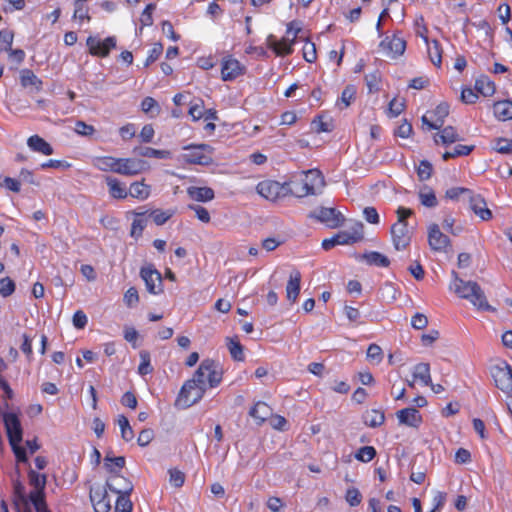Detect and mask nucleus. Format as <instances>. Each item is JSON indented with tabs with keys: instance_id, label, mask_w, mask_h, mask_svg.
Wrapping results in <instances>:
<instances>
[{
	"instance_id": "3c124183",
	"label": "nucleus",
	"mask_w": 512,
	"mask_h": 512,
	"mask_svg": "<svg viewBox=\"0 0 512 512\" xmlns=\"http://www.w3.org/2000/svg\"><path fill=\"white\" fill-rule=\"evenodd\" d=\"M136 216L137 217L132 222L130 234L132 237L138 238L142 235V232L147 225V220L142 218V216H144V213H136Z\"/></svg>"
},
{
	"instance_id": "774afa93",
	"label": "nucleus",
	"mask_w": 512,
	"mask_h": 512,
	"mask_svg": "<svg viewBox=\"0 0 512 512\" xmlns=\"http://www.w3.org/2000/svg\"><path fill=\"white\" fill-rule=\"evenodd\" d=\"M203 113L204 105L202 100H198L190 106L189 115L192 117L194 121H198L201 118H203V116L205 115Z\"/></svg>"
},
{
	"instance_id": "412c9836",
	"label": "nucleus",
	"mask_w": 512,
	"mask_h": 512,
	"mask_svg": "<svg viewBox=\"0 0 512 512\" xmlns=\"http://www.w3.org/2000/svg\"><path fill=\"white\" fill-rule=\"evenodd\" d=\"M400 424L417 428L422 423V416L416 408H404L397 412Z\"/></svg>"
},
{
	"instance_id": "864d4df0",
	"label": "nucleus",
	"mask_w": 512,
	"mask_h": 512,
	"mask_svg": "<svg viewBox=\"0 0 512 512\" xmlns=\"http://www.w3.org/2000/svg\"><path fill=\"white\" fill-rule=\"evenodd\" d=\"M376 456V449L373 446H363L358 449L355 458L364 463H368Z\"/></svg>"
},
{
	"instance_id": "49530a36",
	"label": "nucleus",
	"mask_w": 512,
	"mask_h": 512,
	"mask_svg": "<svg viewBox=\"0 0 512 512\" xmlns=\"http://www.w3.org/2000/svg\"><path fill=\"white\" fill-rule=\"evenodd\" d=\"M473 149H474L473 145L468 146V145L459 144V145L455 146L452 151H446L445 153H443L442 159L444 161H447L450 158L467 156L473 151Z\"/></svg>"
},
{
	"instance_id": "72a5a7b5",
	"label": "nucleus",
	"mask_w": 512,
	"mask_h": 512,
	"mask_svg": "<svg viewBox=\"0 0 512 512\" xmlns=\"http://www.w3.org/2000/svg\"><path fill=\"white\" fill-rule=\"evenodd\" d=\"M461 140L459 134L452 126H447L441 130L439 134L435 136V142L442 143L443 145H449Z\"/></svg>"
},
{
	"instance_id": "603ef678",
	"label": "nucleus",
	"mask_w": 512,
	"mask_h": 512,
	"mask_svg": "<svg viewBox=\"0 0 512 512\" xmlns=\"http://www.w3.org/2000/svg\"><path fill=\"white\" fill-rule=\"evenodd\" d=\"M141 108L143 112L150 113L151 117L157 116L160 113V106L152 97H145L142 100Z\"/></svg>"
},
{
	"instance_id": "2eb2a0df",
	"label": "nucleus",
	"mask_w": 512,
	"mask_h": 512,
	"mask_svg": "<svg viewBox=\"0 0 512 512\" xmlns=\"http://www.w3.org/2000/svg\"><path fill=\"white\" fill-rule=\"evenodd\" d=\"M90 500L93 504L95 512H109L111 509L110 500L108 499L105 487L100 485L92 486L89 493Z\"/></svg>"
},
{
	"instance_id": "39448f33",
	"label": "nucleus",
	"mask_w": 512,
	"mask_h": 512,
	"mask_svg": "<svg viewBox=\"0 0 512 512\" xmlns=\"http://www.w3.org/2000/svg\"><path fill=\"white\" fill-rule=\"evenodd\" d=\"M206 390L196 383L193 385L189 379L183 384L175 405L183 409L189 408L203 398Z\"/></svg>"
},
{
	"instance_id": "338daca9",
	"label": "nucleus",
	"mask_w": 512,
	"mask_h": 512,
	"mask_svg": "<svg viewBox=\"0 0 512 512\" xmlns=\"http://www.w3.org/2000/svg\"><path fill=\"white\" fill-rule=\"evenodd\" d=\"M312 125L316 132H330L333 129V124L331 121L324 120L323 117L319 116L312 122Z\"/></svg>"
},
{
	"instance_id": "c756f323",
	"label": "nucleus",
	"mask_w": 512,
	"mask_h": 512,
	"mask_svg": "<svg viewBox=\"0 0 512 512\" xmlns=\"http://www.w3.org/2000/svg\"><path fill=\"white\" fill-rule=\"evenodd\" d=\"M494 115L498 120L512 119V101L504 100L496 102L493 106Z\"/></svg>"
},
{
	"instance_id": "680f3d73",
	"label": "nucleus",
	"mask_w": 512,
	"mask_h": 512,
	"mask_svg": "<svg viewBox=\"0 0 512 512\" xmlns=\"http://www.w3.org/2000/svg\"><path fill=\"white\" fill-rule=\"evenodd\" d=\"M15 290V283L9 277L0 279V294L3 297L10 296Z\"/></svg>"
},
{
	"instance_id": "e433bc0d",
	"label": "nucleus",
	"mask_w": 512,
	"mask_h": 512,
	"mask_svg": "<svg viewBox=\"0 0 512 512\" xmlns=\"http://www.w3.org/2000/svg\"><path fill=\"white\" fill-rule=\"evenodd\" d=\"M29 484L34 487L32 492L45 493V487L47 483V476L45 474H39L33 469L28 471Z\"/></svg>"
},
{
	"instance_id": "bf43d9fd",
	"label": "nucleus",
	"mask_w": 512,
	"mask_h": 512,
	"mask_svg": "<svg viewBox=\"0 0 512 512\" xmlns=\"http://www.w3.org/2000/svg\"><path fill=\"white\" fill-rule=\"evenodd\" d=\"M14 39V33L11 30H0V46L2 51H8L11 48Z\"/></svg>"
},
{
	"instance_id": "f704fd0d",
	"label": "nucleus",
	"mask_w": 512,
	"mask_h": 512,
	"mask_svg": "<svg viewBox=\"0 0 512 512\" xmlns=\"http://www.w3.org/2000/svg\"><path fill=\"white\" fill-rule=\"evenodd\" d=\"M20 82L24 88L34 87L39 91L42 87V81L30 69H22L20 71Z\"/></svg>"
},
{
	"instance_id": "a18cd8bd",
	"label": "nucleus",
	"mask_w": 512,
	"mask_h": 512,
	"mask_svg": "<svg viewBox=\"0 0 512 512\" xmlns=\"http://www.w3.org/2000/svg\"><path fill=\"white\" fill-rule=\"evenodd\" d=\"M29 500L33 504L36 512H51L46 504L45 493L30 492Z\"/></svg>"
},
{
	"instance_id": "4be33fe9",
	"label": "nucleus",
	"mask_w": 512,
	"mask_h": 512,
	"mask_svg": "<svg viewBox=\"0 0 512 512\" xmlns=\"http://www.w3.org/2000/svg\"><path fill=\"white\" fill-rule=\"evenodd\" d=\"M468 200L470 208L482 220L487 221L492 218V212L486 207L484 198H482L480 195H474L473 192H471Z\"/></svg>"
},
{
	"instance_id": "c03bdc74",
	"label": "nucleus",
	"mask_w": 512,
	"mask_h": 512,
	"mask_svg": "<svg viewBox=\"0 0 512 512\" xmlns=\"http://www.w3.org/2000/svg\"><path fill=\"white\" fill-rule=\"evenodd\" d=\"M124 466H125V458L123 456L112 457L109 454H107L104 458V467L111 474L117 473L115 468L120 470Z\"/></svg>"
},
{
	"instance_id": "dca6fc26",
	"label": "nucleus",
	"mask_w": 512,
	"mask_h": 512,
	"mask_svg": "<svg viewBox=\"0 0 512 512\" xmlns=\"http://www.w3.org/2000/svg\"><path fill=\"white\" fill-rule=\"evenodd\" d=\"M86 43L92 55L106 57L110 50L116 46V39L115 37H107L104 41H100L90 36Z\"/></svg>"
},
{
	"instance_id": "58836bf2",
	"label": "nucleus",
	"mask_w": 512,
	"mask_h": 512,
	"mask_svg": "<svg viewBox=\"0 0 512 512\" xmlns=\"http://www.w3.org/2000/svg\"><path fill=\"white\" fill-rule=\"evenodd\" d=\"M420 203L428 208H434L438 205V200L434 191L429 186H424L418 193Z\"/></svg>"
},
{
	"instance_id": "9d476101",
	"label": "nucleus",
	"mask_w": 512,
	"mask_h": 512,
	"mask_svg": "<svg viewBox=\"0 0 512 512\" xmlns=\"http://www.w3.org/2000/svg\"><path fill=\"white\" fill-rule=\"evenodd\" d=\"M390 233L393 246L397 251L404 250L409 246L412 232L409 230L408 224L394 223Z\"/></svg>"
},
{
	"instance_id": "1a4fd4ad",
	"label": "nucleus",
	"mask_w": 512,
	"mask_h": 512,
	"mask_svg": "<svg viewBox=\"0 0 512 512\" xmlns=\"http://www.w3.org/2000/svg\"><path fill=\"white\" fill-rule=\"evenodd\" d=\"M310 217L319 220L330 228H337L344 222L343 215L335 208L320 207L313 211Z\"/></svg>"
},
{
	"instance_id": "6e6d98bb",
	"label": "nucleus",
	"mask_w": 512,
	"mask_h": 512,
	"mask_svg": "<svg viewBox=\"0 0 512 512\" xmlns=\"http://www.w3.org/2000/svg\"><path fill=\"white\" fill-rule=\"evenodd\" d=\"M433 172L432 164L427 160H422L417 168V175L421 181L428 180Z\"/></svg>"
},
{
	"instance_id": "bb28decb",
	"label": "nucleus",
	"mask_w": 512,
	"mask_h": 512,
	"mask_svg": "<svg viewBox=\"0 0 512 512\" xmlns=\"http://www.w3.org/2000/svg\"><path fill=\"white\" fill-rule=\"evenodd\" d=\"M13 505L16 510V512H21L19 508V502H23L24 506L26 507V512H29L28 510V497L25 494V487L24 485L19 481L15 480L13 482Z\"/></svg>"
},
{
	"instance_id": "6e6552de",
	"label": "nucleus",
	"mask_w": 512,
	"mask_h": 512,
	"mask_svg": "<svg viewBox=\"0 0 512 512\" xmlns=\"http://www.w3.org/2000/svg\"><path fill=\"white\" fill-rule=\"evenodd\" d=\"M292 24L293 23H290L287 27V37L281 39L280 41L273 39L272 36L268 38L269 48H271L279 56L289 55L292 53V45L295 38L297 37L298 32L300 31L299 28L293 31Z\"/></svg>"
},
{
	"instance_id": "ddd939ff",
	"label": "nucleus",
	"mask_w": 512,
	"mask_h": 512,
	"mask_svg": "<svg viewBox=\"0 0 512 512\" xmlns=\"http://www.w3.org/2000/svg\"><path fill=\"white\" fill-rule=\"evenodd\" d=\"M148 168L147 162L138 158H119L118 174L134 176Z\"/></svg>"
},
{
	"instance_id": "aec40b11",
	"label": "nucleus",
	"mask_w": 512,
	"mask_h": 512,
	"mask_svg": "<svg viewBox=\"0 0 512 512\" xmlns=\"http://www.w3.org/2000/svg\"><path fill=\"white\" fill-rule=\"evenodd\" d=\"M243 73V66L233 58L224 59L222 62L221 76L224 81H231Z\"/></svg>"
},
{
	"instance_id": "4c0bfd02",
	"label": "nucleus",
	"mask_w": 512,
	"mask_h": 512,
	"mask_svg": "<svg viewBox=\"0 0 512 512\" xmlns=\"http://www.w3.org/2000/svg\"><path fill=\"white\" fill-rule=\"evenodd\" d=\"M363 259L366 261L367 264L374 265L377 267H388L390 264V260L388 259V257L377 251L365 253L363 255Z\"/></svg>"
},
{
	"instance_id": "423d86ee",
	"label": "nucleus",
	"mask_w": 512,
	"mask_h": 512,
	"mask_svg": "<svg viewBox=\"0 0 512 512\" xmlns=\"http://www.w3.org/2000/svg\"><path fill=\"white\" fill-rule=\"evenodd\" d=\"M290 182L279 183L274 180H264L258 183L256 190L259 195L269 201H276L280 198L291 195Z\"/></svg>"
},
{
	"instance_id": "5701e85b",
	"label": "nucleus",
	"mask_w": 512,
	"mask_h": 512,
	"mask_svg": "<svg viewBox=\"0 0 512 512\" xmlns=\"http://www.w3.org/2000/svg\"><path fill=\"white\" fill-rule=\"evenodd\" d=\"M300 282L301 273L298 270H293L286 285V295L289 301H296L300 292Z\"/></svg>"
},
{
	"instance_id": "7c9ffc66",
	"label": "nucleus",
	"mask_w": 512,
	"mask_h": 512,
	"mask_svg": "<svg viewBox=\"0 0 512 512\" xmlns=\"http://www.w3.org/2000/svg\"><path fill=\"white\" fill-rule=\"evenodd\" d=\"M105 180L109 188V193L113 198L124 199L127 197L128 192L125 186L119 180L111 176H107Z\"/></svg>"
},
{
	"instance_id": "ea45409f",
	"label": "nucleus",
	"mask_w": 512,
	"mask_h": 512,
	"mask_svg": "<svg viewBox=\"0 0 512 512\" xmlns=\"http://www.w3.org/2000/svg\"><path fill=\"white\" fill-rule=\"evenodd\" d=\"M475 89L483 96H491L495 92V85L487 76H482L476 80Z\"/></svg>"
},
{
	"instance_id": "f03ea898",
	"label": "nucleus",
	"mask_w": 512,
	"mask_h": 512,
	"mask_svg": "<svg viewBox=\"0 0 512 512\" xmlns=\"http://www.w3.org/2000/svg\"><path fill=\"white\" fill-rule=\"evenodd\" d=\"M290 183L291 195L299 198L321 193L326 184L323 174L318 169L303 171V179L300 182Z\"/></svg>"
},
{
	"instance_id": "a19ab883",
	"label": "nucleus",
	"mask_w": 512,
	"mask_h": 512,
	"mask_svg": "<svg viewBox=\"0 0 512 512\" xmlns=\"http://www.w3.org/2000/svg\"><path fill=\"white\" fill-rule=\"evenodd\" d=\"M129 194L133 198L141 200L147 199L150 195V186L143 182H134L130 186Z\"/></svg>"
},
{
	"instance_id": "8fccbe9b",
	"label": "nucleus",
	"mask_w": 512,
	"mask_h": 512,
	"mask_svg": "<svg viewBox=\"0 0 512 512\" xmlns=\"http://www.w3.org/2000/svg\"><path fill=\"white\" fill-rule=\"evenodd\" d=\"M117 422L121 430L122 439L126 442L131 441L134 438V432L128 418L124 415H119Z\"/></svg>"
},
{
	"instance_id": "e2e57ef3",
	"label": "nucleus",
	"mask_w": 512,
	"mask_h": 512,
	"mask_svg": "<svg viewBox=\"0 0 512 512\" xmlns=\"http://www.w3.org/2000/svg\"><path fill=\"white\" fill-rule=\"evenodd\" d=\"M123 301L128 307L136 306L139 302V295L137 289L135 287H130L125 292Z\"/></svg>"
},
{
	"instance_id": "20e7f679",
	"label": "nucleus",
	"mask_w": 512,
	"mask_h": 512,
	"mask_svg": "<svg viewBox=\"0 0 512 512\" xmlns=\"http://www.w3.org/2000/svg\"><path fill=\"white\" fill-rule=\"evenodd\" d=\"M186 153L182 154V159L189 164L208 166L212 164L213 148L207 144H190L183 147Z\"/></svg>"
},
{
	"instance_id": "13d9d810",
	"label": "nucleus",
	"mask_w": 512,
	"mask_h": 512,
	"mask_svg": "<svg viewBox=\"0 0 512 512\" xmlns=\"http://www.w3.org/2000/svg\"><path fill=\"white\" fill-rule=\"evenodd\" d=\"M188 208L192 211L195 212V215L196 217L203 223H209L210 222V213L209 211L201 206V205H197V204H190L188 205Z\"/></svg>"
},
{
	"instance_id": "4468645a",
	"label": "nucleus",
	"mask_w": 512,
	"mask_h": 512,
	"mask_svg": "<svg viewBox=\"0 0 512 512\" xmlns=\"http://www.w3.org/2000/svg\"><path fill=\"white\" fill-rule=\"evenodd\" d=\"M364 226L361 222H355L350 229L338 232L336 242L338 245H348L359 242L364 236Z\"/></svg>"
},
{
	"instance_id": "4d7b16f0",
	"label": "nucleus",
	"mask_w": 512,
	"mask_h": 512,
	"mask_svg": "<svg viewBox=\"0 0 512 512\" xmlns=\"http://www.w3.org/2000/svg\"><path fill=\"white\" fill-rule=\"evenodd\" d=\"M471 190L464 187H452L446 191V197L451 200H457L460 196H464L468 199L471 194Z\"/></svg>"
},
{
	"instance_id": "cd10ccee",
	"label": "nucleus",
	"mask_w": 512,
	"mask_h": 512,
	"mask_svg": "<svg viewBox=\"0 0 512 512\" xmlns=\"http://www.w3.org/2000/svg\"><path fill=\"white\" fill-rule=\"evenodd\" d=\"M188 195L196 201L207 202L214 199V191L209 187H189L187 189Z\"/></svg>"
},
{
	"instance_id": "c9c22d12",
	"label": "nucleus",
	"mask_w": 512,
	"mask_h": 512,
	"mask_svg": "<svg viewBox=\"0 0 512 512\" xmlns=\"http://www.w3.org/2000/svg\"><path fill=\"white\" fill-rule=\"evenodd\" d=\"M414 380H419L423 385L431 384L430 365L428 363H418L413 368Z\"/></svg>"
},
{
	"instance_id": "b1692460",
	"label": "nucleus",
	"mask_w": 512,
	"mask_h": 512,
	"mask_svg": "<svg viewBox=\"0 0 512 512\" xmlns=\"http://www.w3.org/2000/svg\"><path fill=\"white\" fill-rule=\"evenodd\" d=\"M28 147L37 153L49 156L53 154L52 146L39 135L30 136L27 140Z\"/></svg>"
},
{
	"instance_id": "a211bd4d",
	"label": "nucleus",
	"mask_w": 512,
	"mask_h": 512,
	"mask_svg": "<svg viewBox=\"0 0 512 512\" xmlns=\"http://www.w3.org/2000/svg\"><path fill=\"white\" fill-rule=\"evenodd\" d=\"M380 47L387 52L392 58H396L402 55L406 49V41L397 36L393 35L391 38L386 37L380 43Z\"/></svg>"
},
{
	"instance_id": "2f4dec72",
	"label": "nucleus",
	"mask_w": 512,
	"mask_h": 512,
	"mask_svg": "<svg viewBox=\"0 0 512 512\" xmlns=\"http://www.w3.org/2000/svg\"><path fill=\"white\" fill-rule=\"evenodd\" d=\"M448 114L449 105L445 102L440 103L433 111L435 119L432 121V123H429V129H440L443 126L444 120L448 116Z\"/></svg>"
},
{
	"instance_id": "5fc2aeb1",
	"label": "nucleus",
	"mask_w": 512,
	"mask_h": 512,
	"mask_svg": "<svg viewBox=\"0 0 512 512\" xmlns=\"http://www.w3.org/2000/svg\"><path fill=\"white\" fill-rule=\"evenodd\" d=\"M130 494L118 495L115 504V512H132V502L129 499Z\"/></svg>"
},
{
	"instance_id": "473e14b6",
	"label": "nucleus",
	"mask_w": 512,
	"mask_h": 512,
	"mask_svg": "<svg viewBox=\"0 0 512 512\" xmlns=\"http://www.w3.org/2000/svg\"><path fill=\"white\" fill-rule=\"evenodd\" d=\"M133 153L142 157L157 159H168L171 157V153L168 150H158L151 147L142 146L134 148Z\"/></svg>"
},
{
	"instance_id": "7ed1b4c3",
	"label": "nucleus",
	"mask_w": 512,
	"mask_h": 512,
	"mask_svg": "<svg viewBox=\"0 0 512 512\" xmlns=\"http://www.w3.org/2000/svg\"><path fill=\"white\" fill-rule=\"evenodd\" d=\"M223 371L219 363L212 359L201 362L193 377L190 379L193 385L196 383L207 389L217 387L222 381Z\"/></svg>"
},
{
	"instance_id": "052dcab7",
	"label": "nucleus",
	"mask_w": 512,
	"mask_h": 512,
	"mask_svg": "<svg viewBox=\"0 0 512 512\" xmlns=\"http://www.w3.org/2000/svg\"><path fill=\"white\" fill-rule=\"evenodd\" d=\"M405 109V100L401 98H393L389 102V113L391 116L396 117L400 115Z\"/></svg>"
},
{
	"instance_id": "f257e3e1",
	"label": "nucleus",
	"mask_w": 512,
	"mask_h": 512,
	"mask_svg": "<svg viewBox=\"0 0 512 512\" xmlns=\"http://www.w3.org/2000/svg\"><path fill=\"white\" fill-rule=\"evenodd\" d=\"M452 275L453 281L450 284V289L460 298L468 300L478 310L495 311V309L489 305L484 291L477 282L464 281L455 271L452 272Z\"/></svg>"
},
{
	"instance_id": "a878e982",
	"label": "nucleus",
	"mask_w": 512,
	"mask_h": 512,
	"mask_svg": "<svg viewBox=\"0 0 512 512\" xmlns=\"http://www.w3.org/2000/svg\"><path fill=\"white\" fill-rule=\"evenodd\" d=\"M118 160L119 158L112 156H102L95 158L93 165L100 171L117 173Z\"/></svg>"
},
{
	"instance_id": "de8ad7c7",
	"label": "nucleus",
	"mask_w": 512,
	"mask_h": 512,
	"mask_svg": "<svg viewBox=\"0 0 512 512\" xmlns=\"http://www.w3.org/2000/svg\"><path fill=\"white\" fill-rule=\"evenodd\" d=\"M365 82L369 93H376L380 90L381 74L378 70L365 75Z\"/></svg>"
},
{
	"instance_id": "9b49d317",
	"label": "nucleus",
	"mask_w": 512,
	"mask_h": 512,
	"mask_svg": "<svg viewBox=\"0 0 512 512\" xmlns=\"http://www.w3.org/2000/svg\"><path fill=\"white\" fill-rule=\"evenodd\" d=\"M3 421L7 433V437L11 446L21 443L22 441V427L19 418L14 413H5Z\"/></svg>"
},
{
	"instance_id": "f3484780",
	"label": "nucleus",
	"mask_w": 512,
	"mask_h": 512,
	"mask_svg": "<svg viewBox=\"0 0 512 512\" xmlns=\"http://www.w3.org/2000/svg\"><path fill=\"white\" fill-rule=\"evenodd\" d=\"M428 243L434 251H444L450 246V239L440 231L437 224H432L428 230Z\"/></svg>"
},
{
	"instance_id": "393cba45",
	"label": "nucleus",
	"mask_w": 512,
	"mask_h": 512,
	"mask_svg": "<svg viewBox=\"0 0 512 512\" xmlns=\"http://www.w3.org/2000/svg\"><path fill=\"white\" fill-rule=\"evenodd\" d=\"M249 414L261 425L272 416V409L265 402L259 401L250 409Z\"/></svg>"
},
{
	"instance_id": "0eeeda50",
	"label": "nucleus",
	"mask_w": 512,
	"mask_h": 512,
	"mask_svg": "<svg viewBox=\"0 0 512 512\" xmlns=\"http://www.w3.org/2000/svg\"><path fill=\"white\" fill-rule=\"evenodd\" d=\"M491 376L495 385L501 391L512 393V367L505 361H502L491 367Z\"/></svg>"
},
{
	"instance_id": "f8f14e48",
	"label": "nucleus",
	"mask_w": 512,
	"mask_h": 512,
	"mask_svg": "<svg viewBox=\"0 0 512 512\" xmlns=\"http://www.w3.org/2000/svg\"><path fill=\"white\" fill-rule=\"evenodd\" d=\"M140 276L149 293L157 295L163 292L162 276L156 269L151 266L143 267Z\"/></svg>"
},
{
	"instance_id": "c85d7f7f",
	"label": "nucleus",
	"mask_w": 512,
	"mask_h": 512,
	"mask_svg": "<svg viewBox=\"0 0 512 512\" xmlns=\"http://www.w3.org/2000/svg\"><path fill=\"white\" fill-rule=\"evenodd\" d=\"M385 421V414L382 410L371 409L363 414V422L371 428L381 426Z\"/></svg>"
},
{
	"instance_id": "6ab92c4d",
	"label": "nucleus",
	"mask_w": 512,
	"mask_h": 512,
	"mask_svg": "<svg viewBox=\"0 0 512 512\" xmlns=\"http://www.w3.org/2000/svg\"><path fill=\"white\" fill-rule=\"evenodd\" d=\"M108 489L118 495L130 494L133 491L131 481L122 475L115 473L112 474L106 482Z\"/></svg>"
},
{
	"instance_id": "69168bd1",
	"label": "nucleus",
	"mask_w": 512,
	"mask_h": 512,
	"mask_svg": "<svg viewBox=\"0 0 512 512\" xmlns=\"http://www.w3.org/2000/svg\"><path fill=\"white\" fill-rule=\"evenodd\" d=\"M350 506L355 507L361 503L362 495L357 488H349L345 496Z\"/></svg>"
},
{
	"instance_id": "09e8293b",
	"label": "nucleus",
	"mask_w": 512,
	"mask_h": 512,
	"mask_svg": "<svg viewBox=\"0 0 512 512\" xmlns=\"http://www.w3.org/2000/svg\"><path fill=\"white\" fill-rule=\"evenodd\" d=\"M227 347L234 360H244L243 346L236 338H228Z\"/></svg>"
},
{
	"instance_id": "37998d69",
	"label": "nucleus",
	"mask_w": 512,
	"mask_h": 512,
	"mask_svg": "<svg viewBox=\"0 0 512 512\" xmlns=\"http://www.w3.org/2000/svg\"><path fill=\"white\" fill-rule=\"evenodd\" d=\"M140 364L138 366V373L141 376H145L153 372V367L151 365V356L149 351L141 350L139 352Z\"/></svg>"
},
{
	"instance_id": "79ce46f5",
	"label": "nucleus",
	"mask_w": 512,
	"mask_h": 512,
	"mask_svg": "<svg viewBox=\"0 0 512 512\" xmlns=\"http://www.w3.org/2000/svg\"><path fill=\"white\" fill-rule=\"evenodd\" d=\"M427 45L430 60L436 67H440L442 63V49L440 43L437 40H432V42H428Z\"/></svg>"
},
{
	"instance_id": "0e129e2a",
	"label": "nucleus",
	"mask_w": 512,
	"mask_h": 512,
	"mask_svg": "<svg viewBox=\"0 0 512 512\" xmlns=\"http://www.w3.org/2000/svg\"><path fill=\"white\" fill-rule=\"evenodd\" d=\"M367 358L371 361H375L377 364L382 361L383 352L379 345L370 344L367 349Z\"/></svg>"
}]
</instances>
